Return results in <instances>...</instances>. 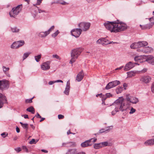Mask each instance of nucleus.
Segmentation results:
<instances>
[{
  "label": "nucleus",
  "mask_w": 154,
  "mask_h": 154,
  "mask_svg": "<svg viewBox=\"0 0 154 154\" xmlns=\"http://www.w3.org/2000/svg\"><path fill=\"white\" fill-rule=\"evenodd\" d=\"M92 140V139H91L82 143L81 144V146L82 147H85L91 146L93 144V142H91Z\"/></svg>",
  "instance_id": "16"
},
{
  "label": "nucleus",
  "mask_w": 154,
  "mask_h": 154,
  "mask_svg": "<svg viewBox=\"0 0 154 154\" xmlns=\"http://www.w3.org/2000/svg\"><path fill=\"white\" fill-rule=\"evenodd\" d=\"M101 97L102 98V100H103V101L105 100L107 98V97H106V96L105 95H103V94H102V96Z\"/></svg>",
  "instance_id": "53"
},
{
  "label": "nucleus",
  "mask_w": 154,
  "mask_h": 154,
  "mask_svg": "<svg viewBox=\"0 0 154 154\" xmlns=\"http://www.w3.org/2000/svg\"><path fill=\"white\" fill-rule=\"evenodd\" d=\"M105 95L107 97V98L110 97L112 96V94H111L110 93H106Z\"/></svg>",
  "instance_id": "57"
},
{
  "label": "nucleus",
  "mask_w": 154,
  "mask_h": 154,
  "mask_svg": "<svg viewBox=\"0 0 154 154\" xmlns=\"http://www.w3.org/2000/svg\"><path fill=\"white\" fill-rule=\"evenodd\" d=\"M38 140H37L36 141L34 139H32L29 142V143L30 144H35L38 141Z\"/></svg>",
  "instance_id": "48"
},
{
  "label": "nucleus",
  "mask_w": 154,
  "mask_h": 154,
  "mask_svg": "<svg viewBox=\"0 0 154 154\" xmlns=\"http://www.w3.org/2000/svg\"><path fill=\"white\" fill-rule=\"evenodd\" d=\"M58 117L59 119H61L64 118V116L63 115L59 114L58 115Z\"/></svg>",
  "instance_id": "59"
},
{
  "label": "nucleus",
  "mask_w": 154,
  "mask_h": 154,
  "mask_svg": "<svg viewBox=\"0 0 154 154\" xmlns=\"http://www.w3.org/2000/svg\"><path fill=\"white\" fill-rule=\"evenodd\" d=\"M94 147L95 149H99L102 148L101 145L100 143H95L94 145Z\"/></svg>",
  "instance_id": "32"
},
{
  "label": "nucleus",
  "mask_w": 154,
  "mask_h": 154,
  "mask_svg": "<svg viewBox=\"0 0 154 154\" xmlns=\"http://www.w3.org/2000/svg\"><path fill=\"white\" fill-rule=\"evenodd\" d=\"M123 86L124 89L126 90V89L127 87L128 86L127 84L126 83H124L123 84Z\"/></svg>",
  "instance_id": "60"
},
{
  "label": "nucleus",
  "mask_w": 154,
  "mask_h": 154,
  "mask_svg": "<svg viewBox=\"0 0 154 154\" xmlns=\"http://www.w3.org/2000/svg\"><path fill=\"white\" fill-rule=\"evenodd\" d=\"M11 31L13 32H18L20 31V29L16 27H14L11 28Z\"/></svg>",
  "instance_id": "34"
},
{
  "label": "nucleus",
  "mask_w": 154,
  "mask_h": 154,
  "mask_svg": "<svg viewBox=\"0 0 154 154\" xmlns=\"http://www.w3.org/2000/svg\"><path fill=\"white\" fill-rule=\"evenodd\" d=\"M52 57L53 58H55L59 60H60L61 59V58L57 54L53 55Z\"/></svg>",
  "instance_id": "52"
},
{
  "label": "nucleus",
  "mask_w": 154,
  "mask_h": 154,
  "mask_svg": "<svg viewBox=\"0 0 154 154\" xmlns=\"http://www.w3.org/2000/svg\"><path fill=\"white\" fill-rule=\"evenodd\" d=\"M115 21H106L104 23V25L106 28L110 31L111 32H114L115 29Z\"/></svg>",
  "instance_id": "6"
},
{
  "label": "nucleus",
  "mask_w": 154,
  "mask_h": 154,
  "mask_svg": "<svg viewBox=\"0 0 154 154\" xmlns=\"http://www.w3.org/2000/svg\"><path fill=\"white\" fill-rule=\"evenodd\" d=\"M1 136L5 138L8 135V134H6V133L4 132L1 134Z\"/></svg>",
  "instance_id": "58"
},
{
  "label": "nucleus",
  "mask_w": 154,
  "mask_h": 154,
  "mask_svg": "<svg viewBox=\"0 0 154 154\" xmlns=\"http://www.w3.org/2000/svg\"><path fill=\"white\" fill-rule=\"evenodd\" d=\"M129 110H130V111L129 113L130 114H133V113L135 112L136 111V109H135L134 108L132 107H131L130 106V109Z\"/></svg>",
  "instance_id": "49"
},
{
  "label": "nucleus",
  "mask_w": 154,
  "mask_h": 154,
  "mask_svg": "<svg viewBox=\"0 0 154 154\" xmlns=\"http://www.w3.org/2000/svg\"><path fill=\"white\" fill-rule=\"evenodd\" d=\"M57 3H59L63 5H66L67 4L66 2L62 0H58L57 1Z\"/></svg>",
  "instance_id": "43"
},
{
  "label": "nucleus",
  "mask_w": 154,
  "mask_h": 154,
  "mask_svg": "<svg viewBox=\"0 0 154 154\" xmlns=\"http://www.w3.org/2000/svg\"><path fill=\"white\" fill-rule=\"evenodd\" d=\"M130 47L131 49H133L139 48L138 42L133 43L131 45Z\"/></svg>",
  "instance_id": "26"
},
{
  "label": "nucleus",
  "mask_w": 154,
  "mask_h": 154,
  "mask_svg": "<svg viewBox=\"0 0 154 154\" xmlns=\"http://www.w3.org/2000/svg\"><path fill=\"white\" fill-rule=\"evenodd\" d=\"M41 54H40L37 56H35L34 58L36 61L38 62L40 61V60L41 57Z\"/></svg>",
  "instance_id": "35"
},
{
  "label": "nucleus",
  "mask_w": 154,
  "mask_h": 154,
  "mask_svg": "<svg viewBox=\"0 0 154 154\" xmlns=\"http://www.w3.org/2000/svg\"><path fill=\"white\" fill-rule=\"evenodd\" d=\"M9 87V82L7 80H0V90L3 91Z\"/></svg>",
  "instance_id": "11"
},
{
  "label": "nucleus",
  "mask_w": 154,
  "mask_h": 154,
  "mask_svg": "<svg viewBox=\"0 0 154 154\" xmlns=\"http://www.w3.org/2000/svg\"><path fill=\"white\" fill-rule=\"evenodd\" d=\"M115 29L114 32L117 33L125 30L127 27L126 24L122 22H119V20L115 21Z\"/></svg>",
  "instance_id": "3"
},
{
  "label": "nucleus",
  "mask_w": 154,
  "mask_h": 154,
  "mask_svg": "<svg viewBox=\"0 0 154 154\" xmlns=\"http://www.w3.org/2000/svg\"><path fill=\"white\" fill-rule=\"evenodd\" d=\"M31 53L30 52H28L24 54L23 56V60H24Z\"/></svg>",
  "instance_id": "36"
},
{
  "label": "nucleus",
  "mask_w": 154,
  "mask_h": 154,
  "mask_svg": "<svg viewBox=\"0 0 154 154\" xmlns=\"http://www.w3.org/2000/svg\"><path fill=\"white\" fill-rule=\"evenodd\" d=\"M139 48L144 47L148 45L147 42L144 41L138 42Z\"/></svg>",
  "instance_id": "22"
},
{
  "label": "nucleus",
  "mask_w": 154,
  "mask_h": 154,
  "mask_svg": "<svg viewBox=\"0 0 154 154\" xmlns=\"http://www.w3.org/2000/svg\"><path fill=\"white\" fill-rule=\"evenodd\" d=\"M7 102V100L3 101V100H0V108L2 107L3 104Z\"/></svg>",
  "instance_id": "50"
},
{
  "label": "nucleus",
  "mask_w": 154,
  "mask_h": 154,
  "mask_svg": "<svg viewBox=\"0 0 154 154\" xmlns=\"http://www.w3.org/2000/svg\"><path fill=\"white\" fill-rule=\"evenodd\" d=\"M54 26H52L48 29V31H46L48 35H49L50 33L54 29Z\"/></svg>",
  "instance_id": "45"
},
{
  "label": "nucleus",
  "mask_w": 154,
  "mask_h": 154,
  "mask_svg": "<svg viewBox=\"0 0 154 154\" xmlns=\"http://www.w3.org/2000/svg\"><path fill=\"white\" fill-rule=\"evenodd\" d=\"M3 70L4 73H6L9 70V68L8 67H6L3 66H2Z\"/></svg>",
  "instance_id": "47"
},
{
  "label": "nucleus",
  "mask_w": 154,
  "mask_h": 154,
  "mask_svg": "<svg viewBox=\"0 0 154 154\" xmlns=\"http://www.w3.org/2000/svg\"><path fill=\"white\" fill-rule=\"evenodd\" d=\"M128 76V77H132L135 75L136 73L134 71H131L127 72Z\"/></svg>",
  "instance_id": "28"
},
{
  "label": "nucleus",
  "mask_w": 154,
  "mask_h": 154,
  "mask_svg": "<svg viewBox=\"0 0 154 154\" xmlns=\"http://www.w3.org/2000/svg\"><path fill=\"white\" fill-rule=\"evenodd\" d=\"M149 20L150 23L148 24L143 25H140V26L142 29H149L152 28L153 25L154 24V16L149 18Z\"/></svg>",
  "instance_id": "8"
},
{
  "label": "nucleus",
  "mask_w": 154,
  "mask_h": 154,
  "mask_svg": "<svg viewBox=\"0 0 154 154\" xmlns=\"http://www.w3.org/2000/svg\"><path fill=\"white\" fill-rule=\"evenodd\" d=\"M82 51V49L79 48L74 49L72 50L71 53V59L69 62L70 63L72 64L75 61Z\"/></svg>",
  "instance_id": "4"
},
{
  "label": "nucleus",
  "mask_w": 154,
  "mask_h": 154,
  "mask_svg": "<svg viewBox=\"0 0 154 154\" xmlns=\"http://www.w3.org/2000/svg\"><path fill=\"white\" fill-rule=\"evenodd\" d=\"M144 144L146 146H150L154 145L153 139L147 140L145 142Z\"/></svg>",
  "instance_id": "24"
},
{
  "label": "nucleus",
  "mask_w": 154,
  "mask_h": 154,
  "mask_svg": "<svg viewBox=\"0 0 154 154\" xmlns=\"http://www.w3.org/2000/svg\"><path fill=\"white\" fill-rule=\"evenodd\" d=\"M70 88V81L68 80L67 82L65 90L63 91L64 94L67 95H68L69 94Z\"/></svg>",
  "instance_id": "17"
},
{
  "label": "nucleus",
  "mask_w": 154,
  "mask_h": 154,
  "mask_svg": "<svg viewBox=\"0 0 154 154\" xmlns=\"http://www.w3.org/2000/svg\"><path fill=\"white\" fill-rule=\"evenodd\" d=\"M79 29L82 30V32L86 31L89 29L91 26V23L89 22H81L79 24Z\"/></svg>",
  "instance_id": "7"
},
{
  "label": "nucleus",
  "mask_w": 154,
  "mask_h": 154,
  "mask_svg": "<svg viewBox=\"0 0 154 154\" xmlns=\"http://www.w3.org/2000/svg\"><path fill=\"white\" fill-rule=\"evenodd\" d=\"M123 88L122 87H119L116 89V91L117 94L120 93L123 90Z\"/></svg>",
  "instance_id": "31"
},
{
  "label": "nucleus",
  "mask_w": 154,
  "mask_h": 154,
  "mask_svg": "<svg viewBox=\"0 0 154 154\" xmlns=\"http://www.w3.org/2000/svg\"><path fill=\"white\" fill-rule=\"evenodd\" d=\"M113 127V126L111 125L109 126H108L106 127L105 129L106 130V133L108 132L110 130H111L112 129Z\"/></svg>",
  "instance_id": "46"
},
{
  "label": "nucleus",
  "mask_w": 154,
  "mask_h": 154,
  "mask_svg": "<svg viewBox=\"0 0 154 154\" xmlns=\"http://www.w3.org/2000/svg\"><path fill=\"white\" fill-rule=\"evenodd\" d=\"M42 0H37V5H39L42 2Z\"/></svg>",
  "instance_id": "61"
},
{
  "label": "nucleus",
  "mask_w": 154,
  "mask_h": 154,
  "mask_svg": "<svg viewBox=\"0 0 154 154\" xmlns=\"http://www.w3.org/2000/svg\"><path fill=\"white\" fill-rule=\"evenodd\" d=\"M17 42L19 48L23 45L24 44V41L23 40H20Z\"/></svg>",
  "instance_id": "37"
},
{
  "label": "nucleus",
  "mask_w": 154,
  "mask_h": 154,
  "mask_svg": "<svg viewBox=\"0 0 154 154\" xmlns=\"http://www.w3.org/2000/svg\"><path fill=\"white\" fill-rule=\"evenodd\" d=\"M151 79V78L149 76H143L141 77L140 80L142 82L147 83L150 81Z\"/></svg>",
  "instance_id": "19"
},
{
  "label": "nucleus",
  "mask_w": 154,
  "mask_h": 154,
  "mask_svg": "<svg viewBox=\"0 0 154 154\" xmlns=\"http://www.w3.org/2000/svg\"><path fill=\"white\" fill-rule=\"evenodd\" d=\"M20 124L22 126L23 128L25 129L27 131L28 130V129L29 127L27 123H23V122H20Z\"/></svg>",
  "instance_id": "27"
},
{
  "label": "nucleus",
  "mask_w": 154,
  "mask_h": 154,
  "mask_svg": "<svg viewBox=\"0 0 154 154\" xmlns=\"http://www.w3.org/2000/svg\"><path fill=\"white\" fill-rule=\"evenodd\" d=\"M0 100H3V101H5L6 100V97L0 93Z\"/></svg>",
  "instance_id": "44"
},
{
  "label": "nucleus",
  "mask_w": 154,
  "mask_h": 154,
  "mask_svg": "<svg viewBox=\"0 0 154 154\" xmlns=\"http://www.w3.org/2000/svg\"><path fill=\"white\" fill-rule=\"evenodd\" d=\"M126 100L134 104H136L139 101L138 98L134 97L131 96L129 95H126Z\"/></svg>",
  "instance_id": "13"
},
{
  "label": "nucleus",
  "mask_w": 154,
  "mask_h": 154,
  "mask_svg": "<svg viewBox=\"0 0 154 154\" xmlns=\"http://www.w3.org/2000/svg\"><path fill=\"white\" fill-rule=\"evenodd\" d=\"M104 132H106V133L105 128H102L99 130L98 133L95 134V135H99L100 134Z\"/></svg>",
  "instance_id": "38"
},
{
  "label": "nucleus",
  "mask_w": 154,
  "mask_h": 154,
  "mask_svg": "<svg viewBox=\"0 0 154 154\" xmlns=\"http://www.w3.org/2000/svg\"><path fill=\"white\" fill-rule=\"evenodd\" d=\"M23 149L25 150V151L26 152H28L29 151L28 149H27V147L25 146H23Z\"/></svg>",
  "instance_id": "55"
},
{
  "label": "nucleus",
  "mask_w": 154,
  "mask_h": 154,
  "mask_svg": "<svg viewBox=\"0 0 154 154\" xmlns=\"http://www.w3.org/2000/svg\"><path fill=\"white\" fill-rule=\"evenodd\" d=\"M113 106H115L114 110L112 112V115H115L117 112L121 111L123 112L125 115L127 114L130 109V105L128 103L124 101L122 97H121L115 101L113 104Z\"/></svg>",
  "instance_id": "1"
},
{
  "label": "nucleus",
  "mask_w": 154,
  "mask_h": 154,
  "mask_svg": "<svg viewBox=\"0 0 154 154\" xmlns=\"http://www.w3.org/2000/svg\"><path fill=\"white\" fill-rule=\"evenodd\" d=\"M42 13H46L45 11L42 10L40 8L38 9V11L37 12H35L32 14V15L33 17L35 20L38 19H41L42 17V15H41L40 14Z\"/></svg>",
  "instance_id": "10"
},
{
  "label": "nucleus",
  "mask_w": 154,
  "mask_h": 154,
  "mask_svg": "<svg viewBox=\"0 0 154 154\" xmlns=\"http://www.w3.org/2000/svg\"><path fill=\"white\" fill-rule=\"evenodd\" d=\"M60 32L58 30H57L55 32L53 33L51 35V36L54 38L56 37L58 35V34L60 33Z\"/></svg>",
  "instance_id": "39"
},
{
  "label": "nucleus",
  "mask_w": 154,
  "mask_h": 154,
  "mask_svg": "<svg viewBox=\"0 0 154 154\" xmlns=\"http://www.w3.org/2000/svg\"><path fill=\"white\" fill-rule=\"evenodd\" d=\"M84 77L83 71L82 70L77 75L76 77V80L78 82H80L82 80Z\"/></svg>",
  "instance_id": "20"
},
{
  "label": "nucleus",
  "mask_w": 154,
  "mask_h": 154,
  "mask_svg": "<svg viewBox=\"0 0 154 154\" xmlns=\"http://www.w3.org/2000/svg\"><path fill=\"white\" fill-rule=\"evenodd\" d=\"M135 61L143 63L146 62L149 64L154 66V57L152 55L138 56L134 58Z\"/></svg>",
  "instance_id": "2"
},
{
  "label": "nucleus",
  "mask_w": 154,
  "mask_h": 154,
  "mask_svg": "<svg viewBox=\"0 0 154 154\" xmlns=\"http://www.w3.org/2000/svg\"><path fill=\"white\" fill-rule=\"evenodd\" d=\"M59 82L63 83V81L60 80H57L54 81H50L48 82V84L49 85H52L54 83Z\"/></svg>",
  "instance_id": "33"
},
{
  "label": "nucleus",
  "mask_w": 154,
  "mask_h": 154,
  "mask_svg": "<svg viewBox=\"0 0 154 154\" xmlns=\"http://www.w3.org/2000/svg\"><path fill=\"white\" fill-rule=\"evenodd\" d=\"M151 90L152 92L154 93V82L152 84L151 86Z\"/></svg>",
  "instance_id": "54"
},
{
  "label": "nucleus",
  "mask_w": 154,
  "mask_h": 154,
  "mask_svg": "<svg viewBox=\"0 0 154 154\" xmlns=\"http://www.w3.org/2000/svg\"><path fill=\"white\" fill-rule=\"evenodd\" d=\"M22 8V6L21 4L13 8L9 13L10 17L15 18L17 16L21 11Z\"/></svg>",
  "instance_id": "5"
},
{
  "label": "nucleus",
  "mask_w": 154,
  "mask_h": 154,
  "mask_svg": "<svg viewBox=\"0 0 154 154\" xmlns=\"http://www.w3.org/2000/svg\"><path fill=\"white\" fill-rule=\"evenodd\" d=\"M82 30L79 28H76L72 29L71 31V35L75 37L78 38L81 33Z\"/></svg>",
  "instance_id": "14"
},
{
  "label": "nucleus",
  "mask_w": 154,
  "mask_h": 154,
  "mask_svg": "<svg viewBox=\"0 0 154 154\" xmlns=\"http://www.w3.org/2000/svg\"><path fill=\"white\" fill-rule=\"evenodd\" d=\"M103 42L104 43L103 44V45H106L109 44V41L105 38H103Z\"/></svg>",
  "instance_id": "40"
},
{
  "label": "nucleus",
  "mask_w": 154,
  "mask_h": 154,
  "mask_svg": "<svg viewBox=\"0 0 154 154\" xmlns=\"http://www.w3.org/2000/svg\"><path fill=\"white\" fill-rule=\"evenodd\" d=\"M74 143L69 142L66 143H63L62 144V146L70 147L75 145Z\"/></svg>",
  "instance_id": "21"
},
{
  "label": "nucleus",
  "mask_w": 154,
  "mask_h": 154,
  "mask_svg": "<svg viewBox=\"0 0 154 154\" xmlns=\"http://www.w3.org/2000/svg\"><path fill=\"white\" fill-rule=\"evenodd\" d=\"M50 61H47L43 63V64L41 65V68L44 70H47L49 69L50 68Z\"/></svg>",
  "instance_id": "15"
},
{
  "label": "nucleus",
  "mask_w": 154,
  "mask_h": 154,
  "mask_svg": "<svg viewBox=\"0 0 154 154\" xmlns=\"http://www.w3.org/2000/svg\"><path fill=\"white\" fill-rule=\"evenodd\" d=\"M35 117H36L38 118H41V116L40 115L38 112L37 113V115L35 116Z\"/></svg>",
  "instance_id": "62"
},
{
  "label": "nucleus",
  "mask_w": 154,
  "mask_h": 154,
  "mask_svg": "<svg viewBox=\"0 0 154 154\" xmlns=\"http://www.w3.org/2000/svg\"><path fill=\"white\" fill-rule=\"evenodd\" d=\"M48 35L46 31L45 32H39L38 34V36L39 37L42 38H44L46 37Z\"/></svg>",
  "instance_id": "25"
},
{
  "label": "nucleus",
  "mask_w": 154,
  "mask_h": 154,
  "mask_svg": "<svg viewBox=\"0 0 154 154\" xmlns=\"http://www.w3.org/2000/svg\"><path fill=\"white\" fill-rule=\"evenodd\" d=\"M138 51L146 53H149L153 51V49L152 48L148 46L143 48L142 50H140V51L138 50Z\"/></svg>",
  "instance_id": "18"
},
{
  "label": "nucleus",
  "mask_w": 154,
  "mask_h": 154,
  "mask_svg": "<svg viewBox=\"0 0 154 154\" xmlns=\"http://www.w3.org/2000/svg\"><path fill=\"white\" fill-rule=\"evenodd\" d=\"M34 97H32V98L28 99H26L25 100V103H31L32 102V99L34 98Z\"/></svg>",
  "instance_id": "51"
},
{
  "label": "nucleus",
  "mask_w": 154,
  "mask_h": 154,
  "mask_svg": "<svg viewBox=\"0 0 154 154\" xmlns=\"http://www.w3.org/2000/svg\"><path fill=\"white\" fill-rule=\"evenodd\" d=\"M22 116H23L25 119H29L28 116L27 115H23Z\"/></svg>",
  "instance_id": "63"
},
{
  "label": "nucleus",
  "mask_w": 154,
  "mask_h": 154,
  "mask_svg": "<svg viewBox=\"0 0 154 154\" xmlns=\"http://www.w3.org/2000/svg\"><path fill=\"white\" fill-rule=\"evenodd\" d=\"M100 144L102 147L109 146L108 142L107 141L100 143Z\"/></svg>",
  "instance_id": "42"
},
{
  "label": "nucleus",
  "mask_w": 154,
  "mask_h": 154,
  "mask_svg": "<svg viewBox=\"0 0 154 154\" xmlns=\"http://www.w3.org/2000/svg\"><path fill=\"white\" fill-rule=\"evenodd\" d=\"M136 61L137 62V61ZM138 63H140L137 61V63H133L131 61L129 62L126 64L124 69V70L127 71L131 69L135 66V64L139 65Z\"/></svg>",
  "instance_id": "12"
},
{
  "label": "nucleus",
  "mask_w": 154,
  "mask_h": 154,
  "mask_svg": "<svg viewBox=\"0 0 154 154\" xmlns=\"http://www.w3.org/2000/svg\"><path fill=\"white\" fill-rule=\"evenodd\" d=\"M77 153L76 149H68L66 154H76Z\"/></svg>",
  "instance_id": "23"
},
{
  "label": "nucleus",
  "mask_w": 154,
  "mask_h": 154,
  "mask_svg": "<svg viewBox=\"0 0 154 154\" xmlns=\"http://www.w3.org/2000/svg\"><path fill=\"white\" fill-rule=\"evenodd\" d=\"M120 84L119 81L115 80L109 82L105 87V89L108 90L115 87Z\"/></svg>",
  "instance_id": "9"
},
{
  "label": "nucleus",
  "mask_w": 154,
  "mask_h": 154,
  "mask_svg": "<svg viewBox=\"0 0 154 154\" xmlns=\"http://www.w3.org/2000/svg\"><path fill=\"white\" fill-rule=\"evenodd\" d=\"M96 43L97 44H102L103 45V44L104 43L103 42V38H100L97 40L96 42Z\"/></svg>",
  "instance_id": "41"
},
{
  "label": "nucleus",
  "mask_w": 154,
  "mask_h": 154,
  "mask_svg": "<svg viewBox=\"0 0 154 154\" xmlns=\"http://www.w3.org/2000/svg\"><path fill=\"white\" fill-rule=\"evenodd\" d=\"M16 130L17 133H19L20 132V129L18 127H17L16 128Z\"/></svg>",
  "instance_id": "64"
},
{
  "label": "nucleus",
  "mask_w": 154,
  "mask_h": 154,
  "mask_svg": "<svg viewBox=\"0 0 154 154\" xmlns=\"http://www.w3.org/2000/svg\"><path fill=\"white\" fill-rule=\"evenodd\" d=\"M15 150L17 152H19L21 151V149L20 147H17L15 149Z\"/></svg>",
  "instance_id": "56"
},
{
  "label": "nucleus",
  "mask_w": 154,
  "mask_h": 154,
  "mask_svg": "<svg viewBox=\"0 0 154 154\" xmlns=\"http://www.w3.org/2000/svg\"><path fill=\"white\" fill-rule=\"evenodd\" d=\"M26 111L31 112L32 114L34 113L35 110L34 108L32 106H30L26 109Z\"/></svg>",
  "instance_id": "30"
},
{
  "label": "nucleus",
  "mask_w": 154,
  "mask_h": 154,
  "mask_svg": "<svg viewBox=\"0 0 154 154\" xmlns=\"http://www.w3.org/2000/svg\"><path fill=\"white\" fill-rule=\"evenodd\" d=\"M11 47L13 49H16L19 48L17 42H14L11 45Z\"/></svg>",
  "instance_id": "29"
}]
</instances>
